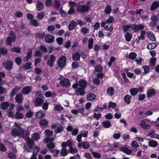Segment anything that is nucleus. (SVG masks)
Masks as SVG:
<instances>
[{
	"mask_svg": "<svg viewBox=\"0 0 159 159\" xmlns=\"http://www.w3.org/2000/svg\"><path fill=\"white\" fill-rule=\"evenodd\" d=\"M11 134L14 136H17L19 135V130L16 128H13L11 131Z\"/></svg>",
	"mask_w": 159,
	"mask_h": 159,
	"instance_id": "nucleus-43",
	"label": "nucleus"
},
{
	"mask_svg": "<svg viewBox=\"0 0 159 159\" xmlns=\"http://www.w3.org/2000/svg\"><path fill=\"white\" fill-rule=\"evenodd\" d=\"M27 143V145H24V148L28 152H30L34 145L35 144L34 141L30 138L27 139L26 140Z\"/></svg>",
	"mask_w": 159,
	"mask_h": 159,
	"instance_id": "nucleus-3",
	"label": "nucleus"
},
{
	"mask_svg": "<svg viewBox=\"0 0 159 159\" xmlns=\"http://www.w3.org/2000/svg\"><path fill=\"white\" fill-rule=\"evenodd\" d=\"M76 8L78 11L82 13L88 12L89 10V7L88 5H81L79 4L77 6Z\"/></svg>",
	"mask_w": 159,
	"mask_h": 159,
	"instance_id": "nucleus-4",
	"label": "nucleus"
},
{
	"mask_svg": "<svg viewBox=\"0 0 159 159\" xmlns=\"http://www.w3.org/2000/svg\"><path fill=\"white\" fill-rule=\"evenodd\" d=\"M68 153L74 154L77 153L78 150L76 148H73L72 146L70 147L69 149L68 150Z\"/></svg>",
	"mask_w": 159,
	"mask_h": 159,
	"instance_id": "nucleus-29",
	"label": "nucleus"
},
{
	"mask_svg": "<svg viewBox=\"0 0 159 159\" xmlns=\"http://www.w3.org/2000/svg\"><path fill=\"white\" fill-rule=\"evenodd\" d=\"M9 103L7 102H2L0 105L1 108L3 110H6L9 107Z\"/></svg>",
	"mask_w": 159,
	"mask_h": 159,
	"instance_id": "nucleus-33",
	"label": "nucleus"
},
{
	"mask_svg": "<svg viewBox=\"0 0 159 159\" xmlns=\"http://www.w3.org/2000/svg\"><path fill=\"white\" fill-rule=\"evenodd\" d=\"M62 148L61 149V152L60 154L61 155L62 157H65L67 156L68 153V150H66V148L62 147Z\"/></svg>",
	"mask_w": 159,
	"mask_h": 159,
	"instance_id": "nucleus-31",
	"label": "nucleus"
},
{
	"mask_svg": "<svg viewBox=\"0 0 159 159\" xmlns=\"http://www.w3.org/2000/svg\"><path fill=\"white\" fill-rule=\"evenodd\" d=\"M66 59L65 56H63L61 57L57 61V64L59 67L60 68H62L64 67L66 62Z\"/></svg>",
	"mask_w": 159,
	"mask_h": 159,
	"instance_id": "nucleus-6",
	"label": "nucleus"
},
{
	"mask_svg": "<svg viewBox=\"0 0 159 159\" xmlns=\"http://www.w3.org/2000/svg\"><path fill=\"white\" fill-rule=\"evenodd\" d=\"M9 36L7 38L6 43L8 45L11 46L12 43L14 42L16 39V35L15 32L10 31L9 34Z\"/></svg>",
	"mask_w": 159,
	"mask_h": 159,
	"instance_id": "nucleus-2",
	"label": "nucleus"
},
{
	"mask_svg": "<svg viewBox=\"0 0 159 159\" xmlns=\"http://www.w3.org/2000/svg\"><path fill=\"white\" fill-rule=\"evenodd\" d=\"M13 64V63L12 61L8 60L3 63V66L6 69L10 70L12 69Z\"/></svg>",
	"mask_w": 159,
	"mask_h": 159,
	"instance_id": "nucleus-8",
	"label": "nucleus"
},
{
	"mask_svg": "<svg viewBox=\"0 0 159 159\" xmlns=\"http://www.w3.org/2000/svg\"><path fill=\"white\" fill-rule=\"evenodd\" d=\"M159 6V1H154L152 3L150 8V10L151 11H153Z\"/></svg>",
	"mask_w": 159,
	"mask_h": 159,
	"instance_id": "nucleus-22",
	"label": "nucleus"
},
{
	"mask_svg": "<svg viewBox=\"0 0 159 159\" xmlns=\"http://www.w3.org/2000/svg\"><path fill=\"white\" fill-rule=\"evenodd\" d=\"M8 157L10 159H16V154L12 152H10L8 153Z\"/></svg>",
	"mask_w": 159,
	"mask_h": 159,
	"instance_id": "nucleus-52",
	"label": "nucleus"
},
{
	"mask_svg": "<svg viewBox=\"0 0 159 159\" xmlns=\"http://www.w3.org/2000/svg\"><path fill=\"white\" fill-rule=\"evenodd\" d=\"M20 134L22 136V137L25 139V140L27 139L30 138L29 136L30 135V132L27 130H23L22 132H20Z\"/></svg>",
	"mask_w": 159,
	"mask_h": 159,
	"instance_id": "nucleus-16",
	"label": "nucleus"
},
{
	"mask_svg": "<svg viewBox=\"0 0 159 159\" xmlns=\"http://www.w3.org/2000/svg\"><path fill=\"white\" fill-rule=\"evenodd\" d=\"M44 101L42 98L39 97H36L34 103L36 107H41Z\"/></svg>",
	"mask_w": 159,
	"mask_h": 159,
	"instance_id": "nucleus-11",
	"label": "nucleus"
},
{
	"mask_svg": "<svg viewBox=\"0 0 159 159\" xmlns=\"http://www.w3.org/2000/svg\"><path fill=\"white\" fill-rule=\"evenodd\" d=\"M114 91L113 87H108L107 91V94L109 96H112L114 94Z\"/></svg>",
	"mask_w": 159,
	"mask_h": 159,
	"instance_id": "nucleus-23",
	"label": "nucleus"
},
{
	"mask_svg": "<svg viewBox=\"0 0 159 159\" xmlns=\"http://www.w3.org/2000/svg\"><path fill=\"white\" fill-rule=\"evenodd\" d=\"M24 116L23 114L19 111H16V112L15 117L17 119H21L23 118Z\"/></svg>",
	"mask_w": 159,
	"mask_h": 159,
	"instance_id": "nucleus-40",
	"label": "nucleus"
},
{
	"mask_svg": "<svg viewBox=\"0 0 159 159\" xmlns=\"http://www.w3.org/2000/svg\"><path fill=\"white\" fill-rule=\"evenodd\" d=\"M81 33L84 34L88 33L89 32V29L86 27L82 28L80 30Z\"/></svg>",
	"mask_w": 159,
	"mask_h": 159,
	"instance_id": "nucleus-58",
	"label": "nucleus"
},
{
	"mask_svg": "<svg viewBox=\"0 0 159 159\" xmlns=\"http://www.w3.org/2000/svg\"><path fill=\"white\" fill-rule=\"evenodd\" d=\"M157 46V44L155 43H153L149 44L147 46V48L148 49H154Z\"/></svg>",
	"mask_w": 159,
	"mask_h": 159,
	"instance_id": "nucleus-44",
	"label": "nucleus"
},
{
	"mask_svg": "<svg viewBox=\"0 0 159 159\" xmlns=\"http://www.w3.org/2000/svg\"><path fill=\"white\" fill-rule=\"evenodd\" d=\"M30 24L31 25H32L34 26L37 27L39 25V23L38 22L37 20H31L30 22Z\"/></svg>",
	"mask_w": 159,
	"mask_h": 159,
	"instance_id": "nucleus-48",
	"label": "nucleus"
},
{
	"mask_svg": "<svg viewBox=\"0 0 159 159\" xmlns=\"http://www.w3.org/2000/svg\"><path fill=\"white\" fill-rule=\"evenodd\" d=\"M45 34L44 32H37L35 34L36 37L40 39H42L44 37L45 38Z\"/></svg>",
	"mask_w": 159,
	"mask_h": 159,
	"instance_id": "nucleus-32",
	"label": "nucleus"
},
{
	"mask_svg": "<svg viewBox=\"0 0 159 159\" xmlns=\"http://www.w3.org/2000/svg\"><path fill=\"white\" fill-rule=\"evenodd\" d=\"M76 25L77 24H76L75 22L73 20H72L69 25V30L70 31L72 30L75 28Z\"/></svg>",
	"mask_w": 159,
	"mask_h": 159,
	"instance_id": "nucleus-26",
	"label": "nucleus"
},
{
	"mask_svg": "<svg viewBox=\"0 0 159 159\" xmlns=\"http://www.w3.org/2000/svg\"><path fill=\"white\" fill-rule=\"evenodd\" d=\"M131 27V25L130 24L127 25H124L123 26V30L124 32H127L128 30Z\"/></svg>",
	"mask_w": 159,
	"mask_h": 159,
	"instance_id": "nucleus-55",
	"label": "nucleus"
},
{
	"mask_svg": "<svg viewBox=\"0 0 159 159\" xmlns=\"http://www.w3.org/2000/svg\"><path fill=\"white\" fill-rule=\"evenodd\" d=\"M132 97L129 94H126L125 96L124 97L123 100L124 102L126 104H129L131 102V98Z\"/></svg>",
	"mask_w": 159,
	"mask_h": 159,
	"instance_id": "nucleus-18",
	"label": "nucleus"
},
{
	"mask_svg": "<svg viewBox=\"0 0 159 159\" xmlns=\"http://www.w3.org/2000/svg\"><path fill=\"white\" fill-rule=\"evenodd\" d=\"M87 83L86 80L84 79H80L78 82V85L80 87L75 90V93L77 96H84L85 93V89L87 86Z\"/></svg>",
	"mask_w": 159,
	"mask_h": 159,
	"instance_id": "nucleus-1",
	"label": "nucleus"
},
{
	"mask_svg": "<svg viewBox=\"0 0 159 159\" xmlns=\"http://www.w3.org/2000/svg\"><path fill=\"white\" fill-rule=\"evenodd\" d=\"M89 143L86 142H81L78 144V147L80 148L82 147L83 149H87L89 148Z\"/></svg>",
	"mask_w": 159,
	"mask_h": 159,
	"instance_id": "nucleus-15",
	"label": "nucleus"
},
{
	"mask_svg": "<svg viewBox=\"0 0 159 159\" xmlns=\"http://www.w3.org/2000/svg\"><path fill=\"white\" fill-rule=\"evenodd\" d=\"M54 109L56 111H61L63 110V107L60 105H57L55 107Z\"/></svg>",
	"mask_w": 159,
	"mask_h": 159,
	"instance_id": "nucleus-64",
	"label": "nucleus"
},
{
	"mask_svg": "<svg viewBox=\"0 0 159 159\" xmlns=\"http://www.w3.org/2000/svg\"><path fill=\"white\" fill-rule=\"evenodd\" d=\"M60 84L62 87L68 88L70 86V82L68 79L64 78L60 81Z\"/></svg>",
	"mask_w": 159,
	"mask_h": 159,
	"instance_id": "nucleus-7",
	"label": "nucleus"
},
{
	"mask_svg": "<svg viewBox=\"0 0 159 159\" xmlns=\"http://www.w3.org/2000/svg\"><path fill=\"white\" fill-rule=\"evenodd\" d=\"M102 125L105 128H108L111 126V122L109 120H108L102 122Z\"/></svg>",
	"mask_w": 159,
	"mask_h": 159,
	"instance_id": "nucleus-24",
	"label": "nucleus"
},
{
	"mask_svg": "<svg viewBox=\"0 0 159 159\" xmlns=\"http://www.w3.org/2000/svg\"><path fill=\"white\" fill-rule=\"evenodd\" d=\"M148 145L151 147L155 148L158 145V143L156 141L151 140L149 142Z\"/></svg>",
	"mask_w": 159,
	"mask_h": 159,
	"instance_id": "nucleus-38",
	"label": "nucleus"
},
{
	"mask_svg": "<svg viewBox=\"0 0 159 159\" xmlns=\"http://www.w3.org/2000/svg\"><path fill=\"white\" fill-rule=\"evenodd\" d=\"M144 28V25L141 24L139 25L134 24L131 25V28L135 32H138L140 30H143Z\"/></svg>",
	"mask_w": 159,
	"mask_h": 159,
	"instance_id": "nucleus-9",
	"label": "nucleus"
},
{
	"mask_svg": "<svg viewBox=\"0 0 159 159\" xmlns=\"http://www.w3.org/2000/svg\"><path fill=\"white\" fill-rule=\"evenodd\" d=\"M129 92L131 96H134L138 93L137 89L136 88H131L129 90Z\"/></svg>",
	"mask_w": 159,
	"mask_h": 159,
	"instance_id": "nucleus-36",
	"label": "nucleus"
},
{
	"mask_svg": "<svg viewBox=\"0 0 159 159\" xmlns=\"http://www.w3.org/2000/svg\"><path fill=\"white\" fill-rule=\"evenodd\" d=\"M112 9L110 5L106 7L105 9V12L106 15L109 14L111 11Z\"/></svg>",
	"mask_w": 159,
	"mask_h": 159,
	"instance_id": "nucleus-50",
	"label": "nucleus"
},
{
	"mask_svg": "<svg viewBox=\"0 0 159 159\" xmlns=\"http://www.w3.org/2000/svg\"><path fill=\"white\" fill-rule=\"evenodd\" d=\"M53 5L55 8L57 9H58L61 6L60 1L58 0H55L54 1Z\"/></svg>",
	"mask_w": 159,
	"mask_h": 159,
	"instance_id": "nucleus-51",
	"label": "nucleus"
},
{
	"mask_svg": "<svg viewBox=\"0 0 159 159\" xmlns=\"http://www.w3.org/2000/svg\"><path fill=\"white\" fill-rule=\"evenodd\" d=\"M15 62L18 65H20L21 63L22 59L20 57H16L15 59Z\"/></svg>",
	"mask_w": 159,
	"mask_h": 159,
	"instance_id": "nucleus-62",
	"label": "nucleus"
},
{
	"mask_svg": "<svg viewBox=\"0 0 159 159\" xmlns=\"http://www.w3.org/2000/svg\"><path fill=\"white\" fill-rule=\"evenodd\" d=\"M103 68L102 66L99 65L96 66L94 68L95 71L97 72L100 73L102 71Z\"/></svg>",
	"mask_w": 159,
	"mask_h": 159,
	"instance_id": "nucleus-47",
	"label": "nucleus"
},
{
	"mask_svg": "<svg viewBox=\"0 0 159 159\" xmlns=\"http://www.w3.org/2000/svg\"><path fill=\"white\" fill-rule=\"evenodd\" d=\"M56 57L53 55H51L50 59L48 60L47 61V63L50 67H52L54 66V63L56 61Z\"/></svg>",
	"mask_w": 159,
	"mask_h": 159,
	"instance_id": "nucleus-14",
	"label": "nucleus"
},
{
	"mask_svg": "<svg viewBox=\"0 0 159 159\" xmlns=\"http://www.w3.org/2000/svg\"><path fill=\"white\" fill-rule=\"evenodd\" d=\"M55 37L52 35L47 34L45 36V41L48 43H53Z\"/></svg>",
	"mask_w": 159,
	"mask_h": 159,
	"instance_id": "nucleus-12",
	"label": "nucleus"
},
{
	"mask_svg": "<svg viewBox=\"0 0 159 159\" xmlns=\"http://www.w3.org/2000/svg\"><path fill=\"white\" fill-rule=\"evenodd\" d=\"M142 68L143 69L144 72H143V75H145V74H147L149 73L150 70V67L148 65H145L142 67Z\"/></svg>",
	"mask_w": 159,
	"mask_h": 159,
	"instance_id": "nucleus-37",
	"label": "nucleus"
},
{
	"mask_svg": "<svg viewBox=\"0 0 159 159\" xmlns=\"http://www.w3.org/2000/svg\"><path fill=\"white\" fill-rule=\"evenodd\" d=\"M93 40L92 38H90L89 39L88 41V47L89 50L91 49L93 47Z\"/></svg>",
	"mask_w": 159,
	"mask_h": 159,
	"instance_id": "nucleus-56",
	"label": "nucleus"
},
{
	"mask_svg": "<svg viewBox=\"0 0 159 159\" xmlns=\"http://www.w3.org/2000/svg\"><path fill=\"white\" fill-rule=\"evenodd\" d=\"M33 52L31 50L28 51L26 55L24 58V61L28 62L29 61V59H31L32 55Z\"/></svg>",
	"mask_w": 159,
	"mask_h": 159,
	"instance_id": "nucleus-25",
	"label": "nucleus"
},
{
	"mask_svg": "<svg viewBox=\"0 0 159 159\" xmlns=\"http://www.w3.org/2000/svg\"><path fill=\"white\" fill-rule=\"evenodd\" d=\"M23 100V96L22 94L20 93H19L16 96L15 100L19 103H21Z\"/></svg>",
	"mask_w": 159,
	"mask_h": 159,
	"instance_id": "nucleus-17",
	"label": "nucleus"
},
{
	"mask_svg": "<svg viewBox=\"0 0 159 159\" xmlns=\"http://www.w3.org/2000/svg\"><path fill=\"white\" fill-rule=\"evenodd\" d=\"M43 4L42 2L39 1L37 2V4L36 5V7L38 11L42 10L43 8Z\"/></svg>",
	"mask_w": 159,
	"mask_h": 159,
	"instance_id": "nucleus-35",
	"label": "nucleus"
},
{
	"mask_svg": "<svg viewBox=\"0 0 159 159\" xmlns=\"http://www.w3.org/2000/svg\"><path fill=\"white\" fill-rule=\"evenodd\" d=\"M39 123L41 126H45L48 124V121L45 119H42L39 121Z\"/></svg>",
	"mask_w": 159,
	"mask_h": 159,
	"instance_id": "nucleus-42",
	"label": "nucleus"
},
{
	"mask_svg": "<svg viewBox=\"0 0 159 159\" xmlns=\"http://www.w3.org/2000/svg\"><path fill=\"white\" fill-rule=\"evenodd\" d=\"M16 77L17 79H25L26 78L25 76L23 75L20 73H19L18 74H17L16 75Z\"/></svg>",
	"mask_w": 159,
	"mask_h": 159,
	"instance_id": "nucleus-61",
	"label": "nucleus"
},
{
	"mask_svg": "<svg viewBox=\"0 0 159 159\" xmlns=\"http://www.w3.org/2000/svg\"><path fill=\"white\" fill-rule=\"evenodd\" d=\"M31 139L34 141H37L40 138V135L37 133H34L31 134Z\"/></svg>",
	"mask_w": 159,
	"mask_h": 159,
	"instance_id": "nucleus-20",
	"label": "nucleus"
},
{
	"mask_svg": "<svg viewBox=\"0 0 159 159\" xmlns=\"http://www.w3.org/2000/svg\"><path fill=\"white\" fill-rule=\"evenodd\" d=\"M45 16V13L43 12H40L38 13L37 15V18L39 20L43 19Z\"/></svg>",
	"mask_w": 159,
	"mask_h": 159,
	"instance_id": "nucleus-57",
	"label": "nucleus"
},
{
	"mask_svg": "<svg viewBox=\"0 0 159 159\" xmlns=\"http://www.w3.org/2000/svg\"><path fill=\"white\" fill-rule=\"evenodd\" d=\"M132 38V34L129 32H127L125 34V38L126 41L127 42H129Z\"/></svg>",
	"mask_w": 159,
	"mask_h": 159,
	"instance_id": "nucleus-34",
	"label": "nucleus"
},
{
	"mask_svg": "<svg viewBox=\"0 0 159 159\" xmlns=\"http://www.w3.org/2000/svg\"><path fill=\"white\" fill-rule=\"evenodd\" d=\"M78 112L80 113L82 115H86L88 116V115L90 113V111L89 110L88 111V112L87 113L84 114V107H81L79 108L78 110Z\"/></svg>",
	"mask_w": 159,
	"mask_h": 159,
	"instance_id": "nucleus-41",
	"label": "nucleus"
},
{
	"mask_svg": "<svg viewBox=\"0 0 159 159\" xmlns=\"http://www.w3.org/2000/svg\"><path fill=\"white\" fill-rule=\"evenodd\" d=\"M157 92L154 89L151 88L148 89L147 92V97L148 98L154 97L156 94Z\"/></svg>",
	"mask_w": 159,
	"mask_h": 159,
	"instance_id": "nucleus-10",
	"label": "nucleus"
},
{
	"mask_svg": "<svg viewBox=\"0 0 159 159\" xmlns=\"http://www.w3.org/2000/svg\"><path fill=\"white\" fill-rule=\"evenodd\" d=\"M5 74L3 72H0V84H2L3 82L2 81V78H5Z\"/></svg>",
	"mask_w": 159,
	"mask_h": 159,
	"instance_id": "nucleus-60",
	"label": "nucleus"
},
{
	"mask_svg": "<svg viewBox=\"0 0 159 159\" xmlns=\"http://www.w3.org/2000/svg\"><path fill=\"white\" fill-rule=\"evenodd\" d=\"M137 56V54L134 52H131L129 54L128 57L132 60L135 59Z\"/></svg>",
	"mask_w": 159,
	"mask_h": 159,
	"instance_id": "nucleus-46",
	"label": "nucleus"
},
{
	"mask_svg": "<svg viewBox=\"0 0 159 159\" xmlns=\"http://www.w3.org/2000/svg\"><path fill=\"white\" fill-rule=\"evenodd\" d=\"M96 98L95 95L93 93H89L87 95V99L88 101H92L94 100Z\"/></svg>",
	"mask_w": 159,
	"mask_h": 159,
	"instance_id": "nucleus-28",
	"label": "nucleus"
},
{
	"mask_svg": "<svg viewBox=\"0 0 159 159\" xmlns=\"http://www.w3.org/2000/svg\"><path fill=\"white\" fill-rule=\"evenodd\" d=\"M69 6L70 8L68 11V13L69 15H73L75 12V10L74 7L76 6V3L73 1H70L69 2Z\"/></svg>",
	"mask_w": 159,
	"mask_h": 159,
	"instance_id": "nucleus-5",
	"label": "nucleus"
},
{
	"mask_svg": "<svg viewBox=\"0 0 159 159\" xmlns=\"http://www.w3.org/2000/svg\"><path fill=\"white\" fill-rule=\"evenodd\" d=\"M21 88L17 86H15L11 90L10 93V96L11 97H13L20 89Z\"/></svg>",
	"mask_w": 159,
	"mask_h": 159,
	"instance_id": "nucleus-19",
	"label": "nucleus"
},
{
	"mask_svg": "<svg viewBox=\"0 0 159 159\" xmlns=\"http://www.w3.org/2000/svg\"><path fill=\"white\" fill-rule=\"evenodd\" d=\"M45 114L42 110H40L37 112L35 114V116L37 118H42L45 116Z\"/></svg>",
	"mask_w": 159,
	"mask_h": 159,
	"instance_id": "nucleus-21",
	"label": "nucleus"
},
{
	"mask_svg": "<svg viewBox=\"0 0 159 159\" xmlns=\"http://www.w3.org/2000/svg\"><path fill=\"white\" fill-rule=\"evenodd\" d=\"M72 59L75 61H78L80 58V55L78 53L74 54L72 56Z\"/></svg>",
	"mask_w": 159,
	"mask_h": 159,
	"instance_id": "nucleus-39",
	"label": "nucleus"
},
{
	"mask_svg": "<svg viewBox=\"0 0 159 159\" xmlns=\"http://www.w3.org/2000/svg\"><path fill=\"white\" fill-rule=\"evenodd\" d=\"M46 147L49 149H52L54 148L55 146L54 143L51 142L47 144Z\"/></svg>",
	"mask_w": 159,
	"mask_h": 159,
	"instance_id": "nucleus-54",
	"label": "nucleus"
},
{
	"mask_svg": "<svg viewBox=\"0 0 159 159\" xmlns=\"http://www.w3.org/2000/svg\"><path fill=\"white\" fill-rule=\"evenodd\" d=\"M34 115V112L31 111H28L25 115L26 118H30L32 117Z\"/></svg>",
	"mask_w": 159,
	"mask_h": 159,
	"instance_id": "nucleus-63",
	"label": "nucleus"
},
{
	"mask_svg": "<svg viewBox=\"0 0 159 159\" xmlns=\"http://www.w3.org/2000/svg\"><path fill=\"white\" fill-rule=\"evenodd\" d=\"M32 89L31 87L29 86H26L23 88L21 92L24 95L28 94L31 93Z\"/></svg>",
	"mask_w": 159,
	"mask_h": 159,
	"instance_id": "nucleus-13",
	"label": "nucleus"
},
{
	"mask_svg": "<svg viewBox=\"0 0 159 159\" xmlns=\"http://www.w3.org/2000/svg\"><path fill=\"white\" fill-rule=\"evenodd\" d=\"M8 52L7 48L5 47H2L0 48V52L3 55H6Z\"/></svg>",
	"mask_w": 159,
	"mask_h": 159,
	"instance_id": "nucleus-49",
	"label": "nucleus"
},
{
	"mask_svg": "<svg viewBox=\"0 0 159 159\" xmlns=\"http://www.w3.org/2000/svg\"><path fill=\"white\" fill-rule=\"evenodd\" d=\"M32 64L30 62H27L24 66V68L26 70H29L31 68Z\"/></svg>",
	"mask_w": 159,
	"mask_h": 159,
	"instance_id": "nucleus-59",
	"label": "nucleus"
},
{
	"mask_svg": "<svg viewBox=\"0 0 159 159\" xmlns=\"http://www.w3.org/2000/svg\"><path fill=\"white\" fill-rule=\"evenodd\" d=\"M140 125L143 129H148L150 128V126L149 124H146L145 122L143 120H142L140 123Z\"/></svg>",
	"mask_w": 159,
	"mask_h": 159,
	"instance_id": "nucleus-27",
	"label": "nucleus"
},
{
	"mask_svg": "<svg viewBox=\"0 0 159 159\" xmlns=\"http://www.w3.org/2000/svg\"><path fill=\"white\" fill-rule=\"evenodd\" d=\"M11 51L14 52L19 53L20 52L21 49L20 47H14L11 48Z\"/></svg>",
	"mask_w": 159,
	"mask_h": 159,
	"instance_id": "nucleus-53",
	"label": "nucleus"
},
{
	"mask_svg": "<svg viewBox=\"0 0 159 159\" xmlns=\"http://www.w3.org/2000/svg\"><path fill=\"white\" fill-rule=\"evenodd\" d=\"M148 37L151 40L154 41L155 40V36L151 32L148 33L147 35Z\"/></svg>",
	"mask_w": 159,
	"mask_h": 159,
	"instance_id": "nucleus-45",
	"label": "nucleus"
},
{
	"mask_svg": "<svg viewBox=\"0 0 159 159\" xmlns=\"http://www.w3.org/2000/svg\"><path fill=\"white\" fill-rule=\"evenodd\" d=\"M72 143L69 140H68L66 142H63L61 145L62 147H65L68 146L69 147L72 146Z\"/></svg>",
	"mask_w": 159,
	"mask_h": 159,
	"instance_id": "nucleus-30",
	"label": "nucleus"
}]
</instances>
